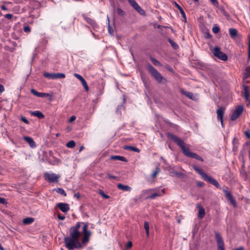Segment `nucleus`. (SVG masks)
Masks as SVG:
<instances>
[{
  "mask_svg": "<svg viewBox=\"0 0 250 250\" xmlns=\"http://www.w3.org/2000/svg\"><path fill=\"white\" fill-rule=\"evenodd\" d=\"M21 120L27 125H29L30 124V122H29V121L24 116H21Z\"/></svg>",
  "mask_w": 250,
  "mask_h": 250,
  "instance_id": "nucleus-40",
  "label": "nucleus"
},
{
  "mask_svg": "<svg viewBox=\"0 0 250 250\" xmlns=\"http://www.w3.org/2000/svg\"><path fill=\"white\" fill-rule=\"evenodd\" d=\"M117 187L119 189L123 191H130L132 189L131 187L127 185H123L122 184H118L117 185Z\"/></svg>",
  "mask_w": 250,
  "mask_h": 250,
  "instance_id": "nucleus-23",
  "label": "nucleus"
},
{
  "mask_svg": "<svg viewBox=\"0 0 250 250\" xmlns=\"http://www.w3.org/2000/svg\"><path fill=\"white\" fill-rule=\"evenodd\" d=\"M180 92L182 94L185 95L186 97L188 98L189 99L192 100L193 101L197 100V96L195 95H194L192 92L186 91L184 90L183 89H181Z\"/></svg>",
  "mask_w": 250,
  "mask_h": 250,
  "instance_id": "nucleus-17",
  "label": "nucleus"
},
{
  "mask_svg": "<svg viewBox=\"0 0 250 250\" xmlns=\"http://www.w3.org/2000/svg\"><path fill=\"white\" fill-rule=\"evenodd\" d=\"M23 139L28 143L31 147L35 148L36 146L35 142L31 137L29 136H24Z\"/></svg>",
  "mask_w": 250,
  "mask_h": 250,
  "instance_id": "nucleus-18",
  "label": "nucleus"
},
{
  "mask_svg": "<svg viewBox=\"0 0 250 250\" xmlns=\"http://www.w3.org/2000/svg\"><path fill=\"white\" fill-rule=\"evenodd\" d=\"M195 2H198L199 1V0H193Z\"/></svg>",
  "mask_w": 250,
  "mask_h": 250,
  "instance_id": "nucleus-64",
  "label": "nucleus"
},
{
  "mask_svg": "<svg viewBox=\"0 0 250 250\" xmlns=\"http://www.w3.org/2000/svg\"><path fill=\"white\" fill-rule=\"evenodd\" d=\"M44 76L49 79L52 80L63 79L65 77V74L62 73H44Z\"/></svg>",
  "mask_w": 250,
  "mask_h": 250,
  "instance_id": "nucleus-7",
  "label": "nucleus"
},
{
  "mask_svg": "<svg viewBox=\"0 0 250 250\" xmlns=\"http://www.w3.org/2000/svg\"><path fill=\"white\" fill-rule=\"evenodd\" d=\"M154 188H151L146 190H144L142 191L141 196H145L146 195L148 194L150 192L154 190Z\"/></svg>",
  "mask_w": 250,
  "mask_h": 250,
  "instance_id": "nucleus-34",
  "label": "nucleus"
},
{
  "mask_svg": "<svg viewBox=\"0 0 250 250\" xmlns=\"http://www.w3.org/2000/svg\"><path fill=\"white\" fill-rule=\"evenodd\" d=\"M167 41L173 49L177 50L179 48L178 45L173 41H172L170 38H168Z\"/></svg>",
  "mask_w": 250,
  "mask_h": 250,
  "instance_id": "nucleus-29",
  "label": "nucleus"
},
{
  "mask_svg": "<svg viewBox=\"0 0 250 250\" xmlns=\"http://www.w3.org/2000/svg\"><path fill=\"white\" fill-rule=\"evenodd\" d=\"M117 12L119 16H124L125 14V12L121 8H117Z\"/></svg>",
  "mask_w": 250,
  "mask_h": 250,
  "instance_id": "nucleus-38",
  "label": "nucleus"
},
{
  "mask_svg": "<svg viewBox=\"0 0 250 250\" xmlns=\"http://www.w3.org/2000/svg\"><path fill=\"white\" fill-rule=\"evenodd\" d=\"M197 208L199 209L198 217L199 219H202L205 215V210L204 208L200 205H197Z\"/></svg>",
  "mask_w": 250,
  "mask_h": 250,
  "instance_id": "nucleus-19",
  "label": "nucleus"
},
{
  "mask_svg": "<svg viewBox=\"0 0 250 250\" xmlns=\"http://www.w3.org/2000/svg\"><path fill=\"white\" fill-rule=\"evenodd\" d=\"M192 168L202 176V178H203L205 181L212 184L217 188H220V185L218 182L215 179L204 172L203 169L195 165L192 166Z\"/></svg>",
  "mask_w": 250,
  "mask_h": 250,
  "instance_id": "nucleus-3",
  "label": "nucleus"
},
{
  "mask_svg": "<svg viewBox=\"0 0 250 250\" xmlns=\"http://www.w3.org/2000/svg\"><path fill=\"white\" fill-rule=\"evenodd\" d=\"M225 107L223 106L219 107L216 110L217 120L220 121L222 126H224L223 117L225 114Z\"/></svg>",
  "mask_w": 250,
  "mask_h": 250,
  "instance_id": "nucleus-9",
  "label": "nucleus"
},
{
  "mask_svg": "<svg viewBox=\"0 0 250 250\" xmlns=\"http://www.w3.org/2000/svg\"><path fill=\"white\" fill-rule=\"evenodd\" d=\"M74 76L80 81H82L84 79L81 75L77 73H75Z\"/></svg>",
  "mask_w": 250,
  "mask_h": 250,
  "instance_id": "nucleus-44",
  "label": "nucleus"
},
{
  "mask_svg": "<svg viewBox=\"0 0 250 250\" xmlns=\"http://www.w3.org/2000/svg\"><path fill=\"white\" fill-rule=\"evenodd\" d=\"M124 148L125 149H129L136 152H140V149L138 148L130 146H125Z\"/></svg>",
  "mask_w": 250,
  "mask_h": 250,
  "instance_id": "nucleus-30",
  "label": "nucleus"
},
{
  "mask_svg": "<svg viewBox=\"0 0 250 250\" xmlns=\"http://www.w3.org/2000/svg\"><path fill=\"white\" fill-rule=\"evenodd\" d=\"M30 113L32 116L37 117L40 119H42L44 118V115H43V114H42V113L40 111H31Z\"/></svg>",
  "mask_w": 250,
  "mask_h": 250,
  "instance_id": "nucleus-21",
  "label": "nucleus"
},
{
  "mask_svg": "<svg viewBox=\"0 0 250 250\" xmlns=\"http://www.w3.org/2000/svg\"><path fill=\"white\" fill-rule=\"evenodd\" d=\"M0 250H4V248H3V247L1 246V245L0 244Z\"/></svg>",
  "mask_w": 250,
  "mask_h": 250,
  "instance_id": "nucleus-61",
  "label": "nucleus"
},
{
  "mask_svg": "<svg viewBox=\"0 0 250 250\" xmlns=\"http://www.w3.org/2000/svg\"><path fill=\"white\" fill-rule=\"evenodd\" d=\"M0 8L2 10H5V11H7L8 10V8H7V7L4 5H2L0 7Z\"/></svg>",
  "mask_w": 250,
  "mask_h": 250,
  "instance_id": "nucleus-55",
  "label": "nucleus"
},
{
  "mask_svg": "<svg viewBox=\"0 0 250 250\" xmlns=\"http://www.w3.org/2000/svg\"><path fill=\"white\" fill-rule=\"evenodd\" d=\"M99 194L104 198L105 199H109V196H108V195L106 194L103 190H99Z\"/></svg>",
  "mask_w": 250,
  "mask_h": 250,
  "instance_id": "nucleus-37",
  "label": "nucleus"
},
{
  "mask_svg": "<svg viewBox=\"0 0 250 250\" xmlns=\"http://www.w3.org/2000/svg\"><path fill=\"white\" fill-rule=\"evenodd\" d=\"M212 53L216 57L222 61H226L228 60L227 55L222 52L219 47H215Z\"/></svg>",
  "mask_w": 250,
  "mask_h": 250,
  "instance_id": "nucleus-5",
  "label": "nucleus"
},
{
  "mask_svg": "<svg viewBox=\"0 0 250 250\" xmlns=\"http://www.w3.org/2000/svg\"><path fill=\"white\" fill-rule=\"evenodd\" d=\"M175 5L179 10V11L182 15V17L184 19V21L185 22H187L186 15V14H185L184 10L182 8V7L180 5H179L177 3H176V2H175Z\"/></svg>",
  "mask_w": 250,
  "mask_h": 250,
  "instance_id": "nucleus-24",
  "label": "nucleus"
},
{
  "mask_svg": "<svg viewBox=\"0 0 250 250\" xmlns=\"http://www.w3.org/2000/svg\"><path fill=\"white\" fill-rule=\"evenodd\" d=\"M215 236L217 244V250H225L224 241L219 233L215 232Z\"/></svg>",
  "mask_w": 250,
  "mask_h": 250,
  "instance_id": "nucleus-8",
  "label": "nucleus"
},
{
  "mask_svg": "<svg viewBox=\"0 0 250 250\" xmlns=\"http://www.w3.org/2000/svg\"><path fill=\"white\" fill-rule=\"evenodd\" d=\"M144 228L145 229V230H149V224L148 222L145 221L144 222Z\"/></svg>",
  "mask_w": 250,
  "mask_h": 250,
  "instance_id": "nucleus-45",
  "label": "nucleus"
},
{
  "mask_svg": "<svg viewBox=\"0 0 250 250\" xmlns=\"http://www.w3.org/2000/svg\"><path fill=\"white\" fill-rule=\"evenodd\" d=\"M74 196L79 199L81 197V194L79 192L74 194Z\"/></svg>",
  "mask_w": 250,
  "mask_h": 250,
  "instance_id": "nucleus-54",
  "label": "nucleus"
},
{
  "mask_svg": "<svg viewBox=\"0 0 250 250\" xmlns=\"http://www.w3.org/2000/svg\"><path fill=\"white\" fill-rule=\"evenodd\" d=\"M31 93L38 97H45L49 95L48 94L46 93L39 92L33 88L31 89Z\"/></svg>",
  "mask_w": 250,
  "mask_h": 250,
  "instance_id": "nucleus-20",
  "label": "nucleus"
},
{
  "mask_svg": "<svg viewBox=\"0 0 250 250\" xmlns=\"http://www.w3.org/2000/svg\"><path fill=\"white\" fill-rule=\"evenodd\" d=\"M58 218L59 219H60L61 220H63L65 217L63 215L59 213L58 214Z\"/></svg>",
  "mask_w": 250,
  "mask_h": 250,
  "instance_id": "nucleus-47",
  "label": "nucleus"
},
{
  "mask_svg": "<svg viewBox=\"0 0 250 250\" xmlns=\"http://www.w3.org/2000/svg\"><path fill=\"white\" fill-rule=\"evenodd\" d=\"M56 191L59 194L62 195L63 196H66L67 194L66 192L62 188H57L55 189Z\"/></svg>",
  "mask_w": 250,
  "mask_h": 250,
  "instance_id": "nucleus-31",
  "label": "nucleus"
},
{
  "mask_svg": "<svg viewBox=\"0 0 250 250\" xmlns=\"http://www.w3.org/2000/svg\"><path fill=\"white\" fill-rule=\"evenodd\" d=\"M243 90L244 91V97L246 101H248L249 100L250 98V93L249 92V88L248 86L246 85H244L243 86Z\"/></svg>",
  "mask_w": 250,
  "mask_h": 250,
  "instance_id": "nucleus-25",
  "label": "nucleus"
},
{
  "mask_svg": "<svg viewBox=\"0 0 250 250\" xmlns=\"http://www.w3.org/2000/svg\"><path fill=\"white\" fill-rule=\"evenodd\" d=\"M4 17L8 20H11L13 17V15L11 14H7L5 15Z\"/></svg>",
  "mask_w": 250,
  "mask_h": 250,
  "instance_id": "nucleus-48",
  "label": "nucleus"
},
{
  "mask_svg": "<svg viewBox=\"0 0 250 250\" xmlns=\"http://www.w3.org/2000/svg\"><path fill=\"white\" fill-rule=\"evenodd\" d=\"M81 83H82V84L83 85V86L84 89L86 91H88L89 90V87L87 84V83L86 82V81L84 79H83L82 81H81Z\"/></svg>",
  "mask_w": 250,
  "mask_h": 250,
  "instance_id": "nucleus-33",
  "label": "nucleus"
},
{
  "mask_svg": "<svg viewBox=\"0 0 250 250\" xmlns=\"http://www.w3.org/2000/svg\"><path fill=\"white\" fill-rule=\"evenodd\" d=\"M230 37L232 39H235L238 36V31L235 28H229V30Z\"/></svg>",
  "mask_w": 250,
  "mask_h": 250,
  "instance_id": "nucleus-22",
  "label": "nucleus"
},
{
  "mask_svg": "<svg viewBox=\"0 0 250 250\" xmlns=\"http://www.w3.org/2000/svg\"><path fill=\"white\" fill-rule=\"evenodd\" d=\"M248 60H250V38L249 41Z\"/></svg>",
  "mask_w": 250,
  "mask_h": 250,
  "instance_id": "nucleus-51",
  "label": "nucleus"
},
{
  "mask_svg": "<svg viewBox=\"0 0 250 250\" xmlns=\"http://www.w3.org/2000/svg\"><path fill=\"white\" fill-rule=\"evenodd\" d=\"M21 7L19 5H16L13 7L12 11L16 14L20 13Z\"/></svg>",
  "mask_w": 250,
  "mask_h": 250,
  "instance_id": "nucleus-35",
  "label": "nucleus"
},
{
  "mask_svg": "<svg viewBox=\"0 0 250 250\" xmlns=\"http://www.w3.org/2000/svg\"><path fill=\"white\" fill-rule=\"evenodd\" d=\"M5 203V199L4 198L0 197V204H4Z\"/></svg>",
  "mask_w": 250,
  "mask_h": 250,
  "instance_id": "nucleus-53",
  "label": "nucleus"
},
{
  "mask_svg": "<svg viewBox=\"0 0 250 250\" xmlns=\"http://www.w3.org/2000/svg\"><path fill=\"white\" fill-rule=\"evenodd\" d=\"M207 36L208 38H211V35L209 34V33H208V35H207Z\"/></svg>",
  "mask_w": 250,
  "mask_h": 250,
  "instance_id": "nucleus-62",
  "label": "nucleus"
},
{
  "mask_svg": "<svg viewBox=\"0 0 250 250\" xmlns=\"http://www.w3.org/2000/svg\"><path fill=\"white\" fill-rule=\"evenodd\" d=\"M150 61H151V62H152V63L155 65V66H160L162 65V64L161 63L158 61L157 60H156L155 58L152 57H150Z\"/></svg>",
  "mask_w": 250,
  "mask_h": 250,
  "instance_id": "nucleus-28",
  "label": "nucleus"
},
{
  "mask_svg": "<svg viewBox=\"0 0 250 250\" xmlns=\"http://www.w3.org/2000/svg\"><path fill=\"white\" fill-rule=\"evenodd\" d=\"M167 136L170 138L175 144H176L181 149L183 154L188 157L194 158L196 160L203 162V159L197 154L192 152L189 148V145L185 144L184 141L177 136L168 133Z\"/></svg>",
  "mask_w": 250,
  "mask_h": 250,
  "instance_id": "nucleus-2",
  "label": "nucleus"
},
{
  "mask_svg": "<svg viewBox=\"0 0 250 250\" xmlns=\"http://www.w3.org/2000/svg\"><path fill=\"white\" fill-rule=\"evenodd\" d=\"M197 185L199 187H202L204 185V184L203 182L198 181L197 182Z\"/></svg>",
  "mask_w": 250,
  "mask_h": 250,
  "instance_id": "nucleus-52",
  "label": "nucleus"
},
{
  "mask_svg": "<svg viewBox=\"0 0 250 250\" xmlns=\"http://www.w3.org/2000/svg\"><path fill=\"white\" fill-rule=\"evenodd\" d=\"M130 5L141 15L145 14V11L138 5L135 0H127Z\"/></svg>",
  "mask_w": 250,
  "mask_h": 250,
  "instance_id": "nucleus-12",
  "label": "nucleus"
},
{
  "mask_svg": "<svg viewBox=\"0 0 250 250\" xmlns=\"http://www.w3.org/2000/svg\"><path fill=\"white\" fill-rule=\"evenodd\" d=\"M111 159L113 160H119L123 162H127V160L125 157L118 156V155H113L111 156Z\"/></svg>",
  "mask_w": 250,
  "mask_h": 250,
  "instance_id": "nucleus-26",
  "label": "nucleus"
},
{
  "mask_svg": "<svg viewBox=\"0 0 250 250\" xmlns=\"http://www.w3.org/2000/svg\"><path fill=\"white\" fill-rule=\"evenodd\" d=\"M245 75H246L245 76L246 78H247L250 76V67L246 68Z\"/></svg>",
  "mask_w": 250,
  "mask_h": 250,
  "instance_id": "nucleus-43",
  "label": "nucleus"
},
{
  "mask_svg": "<svg viewBox=\"0 0 250 250\" xmlns=\"http://www.w3.org/2000/svg\"><path fill=\"white\" fill-rule=\"evenodd\" d=\"M84 148V147L83 146H81L80 147V149H79V151L81 152L83 149Z\"/></svg>",
  "mask_w": 250,
  "mask_h": 250,
  "instance_id": "nucleus-60",
  "label": "nucleus"
},
{
  "mask_svg": "<svg viewBox=\"0 0 250 250\" xmlns=\"http://www.w3.org/2000/svg\"><path fill=\"white\" fill-rule=\"evenodd\" d=\"M146 234L147 235V237H149V230H146Z\"/></svg>",
  "mask_w": 250,
  "mask_h": 250,
  "instance_id": "nucleus-59",
  "label": "nucleus"
},
{
  "mask_svg": "<svg viewBox=\"0 0 250 250\" xmlns=\"http://www.w3.org/2000/svg\"><path fill=\"white\" fill-rule=\"evenodd\" d=\"M159 170L160 169L158 167H157L156 170L152 173L151 177L153 178H155L156 176L158 173L159 172Z\"/></svg>",
  "mask_w": 250,
  "mask_h": 250,
  "instance_id": "nucleus-41",
  "label": "nucleus"
},
{
  "mask_svg": "<svg viewBox=\"0 0 250 250\" xmlns=\"http://www.w3.org/2000/svg\"><path fill=\"white\" fill-rule=\"evenodd\" d=\"M82 17L84 21L90 25H91L93 29L98 27V25L95 21L89 17H88L85 14H83Z\"/></svg>",
  "mask_w": 250,
  "mask_h": 250,
  "instance_id": "nucleus-14",
  "label": "nucleus"
},
{
  "mask_svg": "<svg viewBox=\"0 0 250 250\" xmlns=\"http://www.w3.org/2000/svg\"><path fill=\"white\" fill-rule=\"evenodd\" d=\"M212 32L215 33H218L220 31V28L218 26H214L212 29Z\"/></svg>",
  "mask_w": 250,
  "mask_h": 250,
  "instance_id": "nucleus-39",
  "label": "nucleus"
},
{
  "mask_svg": "<svg viewBox=\"0 0 250 250\" xmlns=\"http://www.w3.org/2000/svg\"><path fill=\"white\" fill-rule=\"evenodd\" d=\"M88 223L78 222L69 229V236L64 238L65 246L68 250L81 249L89 241L91 232L88 230Z\"/></svg>",
  "mask_w": 250,
  "mask_h": 250,
  "instance_id": "nucleus-1",
  "label": "nucleus"
},
{
  "mask_svg": "<svg viewBox=\"0 0 250 250\" xmlns=\"http://www.w3.org/2000/svg\"><path fill=\"white\" fill-rule=\"evenodd\" d=\"M249 102V103L247 104L248 106H250V100L248 101Z\"/></svg>",
  "mask_w": 250,
  "mask_h": 250,
  "instance_id": "nucleus-63",
  "label": "nucleus"
},
{
  "mask_svg": "<svg viewBox=\"0 0 250 250\" xmlns=\"http://www.w3.org/2000/svg\"><path fill=\"white\" fill-rule=\"evenodd\" d=\"M23 30L24 32L26 33H29L31 32L30 27L29 25H24L23 28Z\"/></svg>",
  "mask_w": 250,
  "mask_h": 250,
  "instance_id": "nucleus-36",
  "label": "nucleus"
},
{
  "mask_svg": "<svg viewBox=\"0 0 250 250\" xmlns=\"http://www.w3.org/2000/svg\"><path fill=\"white\" fill-rule=\"evenodd\" d=\"M244 111L243 105H238L235 110L232 112L230 119L232 121L236 120L242 114Z\"/></svg>",
  "mask_w": 250,
  "mask_h": 250,
  "instance_id": "nucleus-6",
  "label": "nucleus"
},
{
  "mask_svg": "<svg viewBox=\"0 0 250 250\" xmlns=\"http://www.w3.org/2000/svg\"><path fill=\"white\" fill-rule=\"evenodd\" d=\"M130 5L141 15L145 14V11L138 5L135 0H127Z\"/></svg>",
  "mask_w": 250,
  "mask_h": 250,
  "instance_id": "nucleus-13",
  "label": "nucleus"
},
{
  "mask_svg": "<svg viewBox=\"0 0 250 250\" xmlns=\"http://www.w3.org/2000/svg\"><path fill=\"white\" fill-rule=\"evenodd\" d=\"M211 3L215 7H218L219 6V3L217 0H210Z\"/></svg>",
  "mask_w": 250,
  "mask_h": 250,
  "instance_id": "nucleus-42",
  "label": "nucleus"
},
{
  "mask_svg": "<svg viewBox=\"0 0 250 250\" xmlns=\"http://www.w3.org/2000/svg\"><path fill=\"white\" fill-rule=\"evenodd\" d=\"M154 191H156V192L151 194L149 196L146 197V199H154L156 197L161 196L165 194V188H163L161 190L157 188H154Z\"/></svg>",
  "mask_w": 250,
  "mask_h": 250,
  "instance_id": "nucleus-11",
  "label": "nucleus"
},
{
  "mask_svg": "<svg viewBox=\"0 0 250 250\" xmlns=\"http://www.w3.org/2000/svg\"><path fill=\"white\" fill-rule=\"evenodd\" d=\"M107 177L109 179H116L117 177L115 176H114L113 175H111L110 173H107Z\"/></svg>",
  "mask_w": 250,
  "mask_h": 250,
  "instance_id": "nucleus-49",
  "label": "nucleus"
},
{
  "mask_svg": "<svg viewBox=\"0 0 250 250\" xmlns=\"http://www.w3.org/2000/svg\"><path fill=\"white\" fill-rule=\"evenodd\" d=\"M223 192L225 194L226 198L230 201V203L234 207H236L237 206L236 202L234 198H233L232 195L231 194L230 192H229L227 189H224Z\"/></svg>",
  "mask_w": 250,
  "mask_h": 250,
  "instance_id": "nucleus-15",
  "label": "nucleus"
},
{
  "mask_svg": "<svg viewBox=\"0 0 250 250\" xmlns=\"http://www.w3.org/2000/svg\"><path fill=\"white\" fill-rule=\"evenodd\" d=\"M234 250H244V248L243 247H240L237 249H235Z\"/></svg>",
  "mask_w": 250,
  "mask_h": 250,
  "instance_id": "nucleus-58",
  "label": "nucleus"
},
{
  "mask_svg": "<svg viewBox=\"0 0 250 250\" xmlns=\"http://www.w3.org/2000/svg\"><path fill=\"white\" fill-rule=\"evenodd\" d=\"M4 91V86L0 83V93H2Z\"/></svg>",
  "mask_w": 250,
  "mask_h": 250,
  "instance_id": "nucleus-56",
  "label": "nucleus"
},
{
  "mask_svg": "<svg viewBox=\"0 0 250 250\" xmlns=\"http://www.w3.org/2000/svg\"><path fill=\"white\" fill-rule=\"evenodd\" d=\"M245 134L248 138H250V132L249 131H246Z\"/></svg>",
  "mask_w": 250,
  "mask_h": 250,
  "instance_id": "nucleus-57",
  "label": "nucleus"
},
{
  "mask_svg": "<svg viewBox=\"0 0 250 250\" xmlns=\"http://www.w3.org/2000/svg\"><path fill=\"white\" fill-rule=\"evenodd\" d=\"M75 142L73 140H71L67 142L66 146L68 148H73L75 146Z\"/></svg>",
  "mask_w": 250,
  "mask_h": 250,
  "instance_id": "nucleus-32",
  "label": "nucleus"
},
{
  "mask_svg": "<svg viewBox=\"0 0 250 250\" xmlns=\"http://www.w3.org/2000/svg\"><path fill=\"white\" fill-rule=\"evenodd\" d=\"M57 207L63 212H67L69 209V206L67 203H59L57 204Z\"/></svg>",
  "mask_w": 250,
  "mask_h": 250,
  "instance_id": "nucleus-16",
  "label": "nucleus"
},
{
  "mask_svg": "<svg viewBox=\"0 0 250 250\" xmlns=\"http://www.w3.org/2000/svg\"><path fill=\"white\" fill-rule=\"evenodd\" d=\"M76 119V117L75 116H72L69 119V122L72 123L73 121H74Z\"/></svg>",
  "mask_w": 250,
  "mask_h": 250,
  "instance_id": "nucleus-50",
  "label": "nucleus"
},
{
  "mask_svg": "<svg viewBox=\"0 0 250 250\" xmlns=\"http://www.w3.org/2000/svg\"><path fill=\"white\" fill-rule=\"evenodd\" d=\"M34 221L33 218L26 217L23 220V223L25 225H29L32 224Z\"/></svg>",
  "mask_w": 250,
  "mask_h": 250,
  "instance_id": "nucleus-27",
  "label": "nucleus"
},
{
  "mask_svg": "<svg viewBox=\"0 0 250 250\" xmlns=\"http://www.w3.org/2000/svg\"><path fill=\"white\" fill-rule=\"evenodd\" d=\"M45 179L48 181L49 183H55L57 181V180L60 177L59 176L57 175L55 173H45L44 174Z\"/></svg>",
  "mask_w": 250,
  "mask_h": 250,
  "instance_id": "nucleus-10",
  "label": "nucleus"
},
{
  "mask_svg": "<svg viewBox=\"0 0 250 250\" xmlns=\"http://www.w3.org/2000/svg\"><path fill=\"white\" fill-rule=\"evenodd\" d=\"M132 243L131 241H128L125 245V247L127 249L130 248L131 247H132Z\"/></svg>",
  "mask_w": 250,
  "mask_h": 250,
  "instance_id": "nucleus-46",
  "label": "nucleus"
},
{
  "mask_svg": "<svg viewBox=\"0 0 250 250\" xmlns=\"http://www.w3.org/2000/svg\"><path fill=\"white\" fill-rule=\"evenodd\" d=\"M146 69L150 75L158 83H165L166 82V79L164 78L161 73L150 63H147L146 64Z\"/></svg>",
  "mask_w": 250,
  "mask_h": 250,
  "instance_id": "nucleus-4",
  "label": "nucleus"
}]
</instances>
